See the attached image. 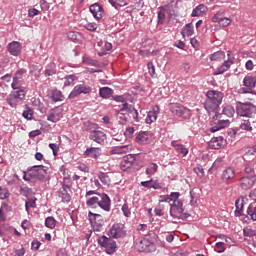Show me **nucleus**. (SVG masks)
<instances>
[{
    "label": "nucleus",
    "mask_w": 256,
    "mask_h": 256,
    "mask_svg": "<svg viewBox=\"0 0 256 256\" xmlns=\"http://www.w3.org/2000/svg\"><path fill=\"white\" fill-rule=\"evenodd\" d=\"M206 100L204 102V108L208 113H215L219 106L223 102V92L217 90H209L206 93Z\"/></svg>",
    "instance_id": "nucleus-2"
},
{
    "label": "nucleus",
    "mask_w": 256,
    "mask_h": 256,
    "mask_svg": "<svg viewBox=\"0 0 256 256\" xmlns=\"http://www.w3.org/2000/svg\"><path fill=\"white\" fill-rule=\"evenodd\" d=\"M37 207V198L32 196L28 198L25 202V210L29 213V208L35 209Z\"/></svg>",
    "instance_id": "nucleus-36"
},
{
    "label": "nucleus",
    "mask_w": 256,
    "mask_h": 256,
    "mask_svg": "<svg viewBox=\"0 0 256 256\" xmlns=\"http://www.w3.org/2000/svg\"><path fill=\"white\" fill-rule=\"evenodd\" d=\"M169 209V204H158L156 208L154 209V213L157 217H163L165 215V212Z\"/></svg>",
    "instance_id": "nucleus-32"
},
{
    "label": "nucleus",
    "mask_w": 256,
    "mask_h": 256,
    "mask_svg": "<svg viewBox=\"0 0 256 256\" xmlns=\"http://www.w3.org/2000/svg\"><path fill=\"white\" fill-rule=\"evenodd\" d=\"M52 99L53 101L57 102V101H63V93H61L60 90H54L52 92Z\"/></svg>",
    "instance_id": "nucleus-51"
},
{
    "label": "nucleus",
    "mask_w": 256,
    "mask_h": 256,
    "mask_svg": "<svg viewBox=\"0 0 256 256\" xmlns=\"http://www.w3.org/2000/svg\"><path fill=\"white\" fill-rule=\"evenodd\" d=\"M232 179H235V169L228 167L222 172V180L231 181Z\"/></svg>",
    "instance_id": "nucleus-26"
},
{
    "label": "nucleus",
    "mask_w": 256,
    "mask_h": 256,
    "mask_svg": "<svg viewBox=\"0 0 256 256\" xmlns=\"http://www.w3.org/2000/svg\"><path fill=\"white\" fill-rule=\"evenodd\" d=\"M83 129L84 131H89L90 133H94L97 131V129H99V125L95 122H91L88 120L83 123Z\"/></svg>",
    "instance_id": "nucleus-29"
},
{
    "label": "nucleus",
    "mask_w": 256,
    "mask_h": 256,
    "mask_svg": "<svg viewBox=\"0 0 256 256\" xmlns=\"http://www.w3.org/2000/svg\"><path fill=\"white\" fill-rule=\"evenodd\" d=\"M210 149H221V143L219 142V138H212L209 142Z\"/></svg>",
    "instance_id": "nucleus-48"
},
{
    "label": "nucleus",
    "mask_w": 256,
    "mask_h": 256,
    "mask_svg": "<svg viewBox=\"0 0 256 256\" xmlns=\"http://www.w3.org/2000/svg\"><path fill=\"white\" fill-rule=\"evenodd\" d=\"M243 85L246 87V90L251 91L255 89L256 86V77L255 76H245L243 79Z\"/></svg>",
    "instance_id": "nucleus-24"
},
{
    "label": "nucleus",
    "mask_w": 256,
    "mask_h": 256,
    "mask_svg": "<svg viewBox=\"0 0 256 256\" xmlns=\"http://www.w3.org/2000/svg\"><path fill=\"white\" fill-rule=\"evenodd\" d=\"M194 173H196L198 177H203V175H205V170L202 166H197L196 168H194Z\"/></svg>",
    "instance_id": "nucleus-57"
},
{
    "label": "nucleus",
    "mask_w": 256,
    "mask_h": 256,
    "mask_svg": "<svg viewBox=\"0 0 256 256\" xmlns=\"http://www.w3.org/2000/svg\"><path fill=\"white\" fill-rule=\"evenodd\" d=\"M159 106H154L152 110H150L146 116V123L151 125V123H155L157 121V115H159Z\"/></svg>",
    "instance_id": "nucleus-20"
},
{
    "label": "nucleus",
    "mask_w": 256,
    "mask_h": 256,
    "mask_svg": "<svg viewBox=\"0 0 256 256\" xmlns=\"http://www.w3.org/2000/svg\"><path fill=\"white\" fill-rule=\"evenodd\" d=\"M245 173L247 174L253 173V175H255V167L247 164L245 167Z\"/></svg>",
    "instance_id": "nucleus-63"
},
{
    "label": "nucleus",
    "mask_w": 256,
    "mask_h": 256,
    "mask_svg": "<svg viewBox=\"0 0 256 256\" xmlns=\"http://www.w3.org/2000/svg\"><path fill=\"white\" fill-rule=\"evenodd\" d=\"M181 193L171 192L169 195H161L158 198L159 204L169 203L170 215L175 219L183 217V202L179 200Z\"/></svg>",
    "instance_id": "nucleus-1"
},
{
    "label": "nucleus",
    "mask_w": 256,
    "mask_h": 256,
    "mask_svg": "<svg viewBox=\"0 0 256 256\" xmlns=\"http://www.w3.org/2000/svg\"><path fill=\"white\" fill-rule=\"evenodd\" d=\"M91 91H93V88H91V86L86 85V84H78L71 91L69 98L75 99V97H77L81 94L89 95V93H91Z\"/></svg>",
    "instance_id": "nucleus-7"
},
{
    "label": "nucleus",
    "mask_w": 256,
    "mask_h": 256,
    "mask_svg": "<svg viewBox=\"0 0 256 256\" xmlns=\"http://www.w3.org/2000/svg\"><path fill=\"white\" fill-rule=\"evenodd\" d=\"M61 117H63L61 113H57V110L53 109L47 117V120L52 123H57V121H61Z\"/></svg>",
    "instance_id": "nucleus-38"
},
{
    "label": "nucleus",
    "mask_w": 256,
    "mask_h": 256,
    "mask_svg": "<svg viewBox=\"0 0 256 256\" xmlns=\"http://www.w3.org/2000/svg\"><path fill=\"white\" fill-rule=\"evenodd\" d=\"M207 11V6H205V4H200L193 9L191 17H203V15H207Z\"/></svg>",
    "instance_id": "nucleus-23"
},
{
    "label": "nucleus",
    "mask_w": 256,
    "mask_h": 256,
    "mask_svg": "<svg viewBox=\"0 0 256 256\" xmlns=\"http://www.w3.org/2000/svg\"><path fill=\"white\" fill-rule=\"evenodd\" d=\"M193 26L191 24H186L183 28V35H186L187 37H191L193 35Z\"/></svg>",
    "instance_id": "nucleus-50"
},
{
    "label": "nucleus",
    "mask_w": 256,
    "mask_h": 256,
    "mask_svg": "<svg viewBox=\"0 0 256 256\" xmlns=\"http://www.w3.org/2000/svg\"><path fill=\"white\" fill-rule=\"evenodd\" d=\"M89 9L94 19H96L97 21L103 19V15L105 11L103 10V7L101 5H99L98 3H95V4H92Z\"/></svg>",
    "instance_id": "nucleus-15"
},
{
    "label": "nucleus",
    "mask_w": 256,
    "mask_h": 256,
    "mask_svg": "<svg viewBox=\"0 0 256 256\" xmlns=\"http://www.w3.org/2000/svg\"><path fill=\"white\" fill-rule=\"evenodd\" d=\"M9 197V191L0 186V199H7Z\"/></svg>",
    "instance_id": "nucleus-58"
},
{
    "label": "nucleus",
    "mask_w": 256,
    "mask_h": 256,
    "mask_svg": "<svg viewBox=\"0 0 256 256\" xmlns=\"http://www.w3.org/2000/svg\"><path fill=\"white\" fill-rule=\"evenodd\" d=\"M84 27L87 31H97V24L95 23H87Z\"/></svg>",
    "instance_id": "nucleus-60"
},
{
    "label": "nucleus",
    "mask_w": 256,
    "mask_h": 256,
    "mask_svg": "<svg viewBox=\"0 0 256 256\" xmlns=\"http://www.w3.org/2000/svg\"><path fill=\"white\" fill-rule=\"evenodd\" d=\"M135 164V156L133 154H128L123 157L120 168L122 171H127V169H131L133 165Z\"/></svg>",
    "instance_id": "nucleus-14"
},
{
    "label": "nucleus",
    "mask_w": 256,
    "mask_h": 256,
    "mask_svg": "<svg viewBox=\"0 0 256 256\" xmlns=\"http://www.w3.org/2000/svg\"><path fill=\"white\" fill-rule=\"evenodd\" d=\"M225 59V53L223 51H217L211 54L210 60L214 61L215 63H220Z\"/></svg>",
    "instance_id": "nucleus-37"
},
{
    "label": "nucleus",
    "mask_w": 256,
    "mask_h": 256,
    "mask_svg": "<svg viewBox=\"0 0 256 256\" xmlns=\"http://www.w3.org/2000/svg\"><path fill=\"white\" fill-rule=\"evenodd\" d=\"M13 90L14 91H12L11 94L14 95L15 98L20 102L24 101L25 95H26L25 89L19 87V89H13Z\"/></svg>",
    "instance_id": "nucleus-33"
},
{
    "label": "nucleus",
    "mask_w": 256,
    "mask_h": 256,
    "mask_svg": "<svg viewBox=\"0 0 256 256\" xmlns=\"http://www.w3.org/2000/svg\"><path fill=\"white\" fill-rule=\"evenodd\" d=\"M89 139L95 143H98V145H103L107 139V134L97 129L95 132L90 133Z\"/></svg>",
    "instance_id": "nucleus-13"
},
{
    "label": "nucleus",
    "mask_w": 256,
    "mask_h": 256,
    "mask_svg": "<svg viewBox=\"0 0 256 256\" xmlns=\"http://www.w3.org/2000/svg\"><path fill=\"white\" fill-rule=\"evenodd\" d=\"M243 198H239L235 201V215L236 217H241V215H243Z\"/></svg>",
    "instance_id": "nucleus-35"
},
{
    "label": "nucleus",
    "mask_w": 256,
    "mask_h": 256,
    "mask_svg": "<svg viewBox=\"0 0 256 256\" xmlns=\"http://www.w3.org/2000/svg\"><path fill=\"white\" fill-rule=\"evenodd\" d=\"M228 125H229V120H220V121H219V125L213 126V127L210 129V131H211L212 133H215V132H217V131H219V130H221V129H225V127H228Z\"/></svg>",
    "instance_id": "nucleus-40"
},
{
    "label": "nucleus",
    "mask_w": 256,
    "mask_h": 256,
    "mask_svg": "<svg viewBox=\"0 0 256 256\" xmlns=\"http://www.w3.org/2000/svg\"><path fill=\"white\" fill-rule=\"evenodd\" d=\"M243 234H244V237H255L256 235V230L251 228L250 226H246L244 229H243Z\"/></svg>",
    "instance_id": "nucleus-46"
},
{
    "label": "nucleus",
    "mask_w": 256,
    "mask_h": 256,
    "mask_svg": "<svg viewBox=\"0 0 256 256\" xmlns=\"http://www.w3.org/2000/svg\"><path fill=\"white\" fill-rule=\"evenodd\" d=\"M231 65H233V61H231V60L224 61V63L221 65V67H219L214 72V75H223V73H225V71H229V69L231 68Z\"/></svg>",
    "instance_id": "nucleus-27"
},
{
    "label": "nucleus",
    "mask_w": 256,
    "mask_h": 256,
    "mask_svg": "<svg viewBox=\"0 0 256 256\" xmlns=\"http://www.w3.org/2000/svg\"><path fill=\"white\" fill-rule=\"evenodd\" d=\"M41 11L37 8H30L28 10V17H37V15H40Z\"/></svg>",
    "instance_id": "nucleus-55"
},
{
    "label": "nucleus",
    "mask_w": 256,
    "mask_h": 256,
    "mask_svg": "<svg viewBox=\"0 0 256 256\" xmlns=\"http://www.w3.org/2000/svg\"><path fill=\"white\" fill-rule=\"evenodd\" d=\"M98 179H100L101 183L103 185H110L111 184V178H109V175L105 172L98 173Z\"/></svg>",
    "instance_id": "nucleus-43"
},
{
    "label": "nucleus",
    "mask_w": 256,
    "mask_h": 256,
    "mask_svg": "<svg viewBox=\"0 0 256 256\" xmlns=\"http://www.w3.org/2000/svg\"><path fill=\"white\" fill-rule=\"evenodd\" d=\"M88 219L94 229V231H101L105 220L101 214L93 213L91 211L88 212Z\"/></svg>",
    "instance_id": "nucleus-6"
},
{
    "label": "nucleus",
    "mask_w": 256,
    "mask_h": 256,
    "mask_svg": "<svg viewBox=\"0 0 256 256\" xmlns=\"http://www.w3.org/2000/svg\"><path fill=\"white\" fill-rule=\"evenodd\" d=\"M77 81V76L68 75L64 78V87H69V85H73V82Z\"/></svg>",
    "instance_id": "nucleus-47"
},
{
    "label": "nucleus",
    "mask_w": 256,
    "mask_h": 256,
    "mask_svg": "<svg viewBox=\"0 0 256 256\" xmlns=\"http://www.w3.org/2000/svg\"><path fill=\"white\" fill-rule=\"evenodd\" d=\"M8 105H10L12 108L17 107L21 103V100L17 99L14 95L10 94L6 99Z\"/></svg>",
    "instance_id": "nucleus-41"
},
{
    "label": "nucleus",
    "mask_w": 256,
    "mask_h": 256,
    "mask_svg": "<svg viewBox=\"0 0 256 256\" xmlns=\"http://www.w3.org/2000/svg\"><path fill=\"white\" fill-rule=\"evenodd\" d=\"M33 113L32 108L25 105V110L22 113V117H24V119H28V121H31V119H33Z\"/></svg>",
    "instance_id": "nucleus-45"
},
{
    "label": "nucleus",
    "mask_w": 256,
    "mask_h": 256,
    "mask_svg": "<svg viewBox=\"0 0 256 256\" xmlns=\"http://www.w3.org/2000/svg\"><path fill=\"white\" fill-rule=\"evenodd\" d=\"M47 171H49V168L45 166H33L27 173L24 172L23 179L24 181H31V179H39V181H42V179H45Z\"/></svg>",
    "instance_id": "nucleus-3"
},
{
    "label": "nucleus",
    "mask_w": 256,
    "mask_h": 256,
    "mask_svg": "<svg viewBox=\"0 0 256 256\" xmlns=\"http://www.w3.org/2000/svg\"><path fill=\"white\" fill-rule=\"evenodd\" d=\"M147 68H148V73L151 77H157V73L155 72V65L153 62H148L147 63Z\"/></svg>",
    "instance_id": "nucleus-52"
},
{
    "label": "nucleus",
    "mask_w": 256,
    "mask_h": 256,
    "mask_svg": "<svg viewBox=\"0 0 256 256\" xmlns=\"http://www.w3.org/2000/svg\"><path fill=\"white\" fill-rule=\"evenodd\" d=\"M25 255V248H20L15 250V256H24Z\"/></svg>",
    "instance_id": "nucleus-64"
},
{
    "label": "nucleus",
    "mask_w": 256,
    "mask_h": 256,
    "mask_svg": "<svg viewBox=\"0 0 256 256\" xmlns=\"http://www.w3.org/2000/svg\"><path fill=\"white\" fill-rule=\"evenodd\" d=\"M254 183L255 180L250 177H242L240 179V187L241 189H244V191H247V189H251Z\"/></svg>",
    "instance_id": "nucleus-25"
},
{
    "label": "nucleus",
    "mask_w": 256,
    "mask_h": 256,
    "mask_svg": "<svg viewBox=\"0 0 256 256\" xmlns=\"http://www.w3.org/2000/svg\"><path fill=\"white\" fill-rule=\"evenodd\" d=\"M136 143L140 145H147L149 143V134L147 132H140L136 136Z\"/></svg>",
    "instance_id": "nucleus-30"
},
{
    "label": "nucleus",
    "mask_w": 256,
    "mask_h": 256,
    "mask_svg": "<svg viewBox=\"0 0 256 256\" xmlns=\"http://www.w3.org/2000/svg\"><path fill=\"white\" fill-rule=\"evenodd\" d=\"M178 153H180L183 157H185L187 155V153H189V150H187V148H185L183 145H179L178 149L176 150Z\"/></svg>",
    "instance_id": "nucleus-56"
},
{
    "label": "nucleus",
    "mask_w": 256,
    "mask_h": 256,
    "mask_svg": "<svg viewBox=\"0 0 256 256\" xmlns=\"http://www.w3.org/2000/svg\"><path fill=\"white\" fill-rule=\"evenodd\" d=\"M69 191H71V186L67 184H63L60 188L58 196L62 199L63 203H69V201H71V194H69Z\"/></svg>",
    "instance_id": "nucleus-16"
},
{
    "label": "nucleus",
    "mask_w": 256,
    "mask_h": 256,
    "mask_svg": "<svg viewBox=\"0 0 256 256\" xmlns=\"http://www.w3.org/2000/svg\"><path fill=\"white\" fill-rule=\"evenodd\" d=\"M223 115H226V117H233L235 115V108H233V106L223 108Z\"/></svg>",
    "instance_id": "nucleus-49"
},
{
    "label": "nucleus",
    "mask_w": 256,
    "mask_h": 256,
    "mask_svg": "<svg viewBox=\"0 0 256 256\" xmlns=\"http://www.w3.org/2000/svg\"><path fill=\"white\" fill-rule=\"evenodd\" d=\"M236 113L240 115V117H255L256 115V106L252 103H237L236 105Z\"/></svg>",
    "instance_id": "nucleus-4"
},
{
    "label": "nucleus",
    "mask_w": 256,
    "mask_h": 256,
    "mask_svg": "<svg viewBox=\"0 0 256 256\" xmlns=\"http://www.w3.org/2000/svg\"><path fill=\"white\" fill-rule=\"evenodd\" d=\"M27 73L25 68H21L17 70L13 77V82L11 84L12 89H19L21 87V83H23V75Z\"/></svg>",
    "instance_id": "nucleus-11"
},
{
    "label": "nucleus",
    "mask_w": 256,
    "mask_h": 256,
    "mask_svg": "<svg viewBox=\"0 0 256 256\" xmlns=\"http://www.w3.org/2000/svg\"><path fill=\"white\" fill-rule=\"evenodd\" d=\"M98 244L100 245V247H103V249H105L108 255H113V253H115L117 249V243H115V240H113L111 237L101 236L98 239Z\"/></svg>",
    "instance_id": "nucleus-5"
},
{
    "label": "nucleus",
    "mask_w": 256,
    "mask_h": 256,
    "mask_svg": "<svg viewBox=\"0 0 256 256\" xmlns=\"http://www.w3.org/2000/svg\"><path fill=\"white\" fill-rule=\"evenodd\" d=\"M49 148L52 150L54 157H57V155L59 153V145H57L55 143H50Z\"/></svg>",
    "instance_id": "nucleus-54"
},
{
    "label": "nucleus",
    "mask_w": 256,
    "mask_h": 256,
    "mask_svg": "<svg viewBox=\"0 0 256 256\" xmlns=\"http://www.w3.org/2000/svg\"><path fill=\"white\" fill-rule=\"evenodd\" d=\"M128 113H134L133 119H135V121H139V120H137L139 117V112H137V109L133 108V106L130 105L129 103L124 102L122 104V107L118 110V114L128 115Z\"/></svg>",
    "instance_id": "nucleus-10"
},
{
    "label": "nucleus",
    "mask_w": 256,
    "mask_h": 256,
    "mask_svg": "<svg viewBox=\"0 0 256 256\" xmlns=\"http://www.w3.org/2000/svg\"><path fill=\"white\" fill-rule=\"evenodd\" d=\"M87 207H90V209H97V206L99 205V196H93L89 198L86 201Z\"/></svg>",
    "instance_id": "nucleus-39"
},
{
    "label": "nucleus",
    "mask_w": 256,
    "mask_h": 256,
    "mask_svg": "<svg viewBox=\"0 0 256 256\" xmlns=\"http://www.w3.org/2000/svg\"><path fill=\"white\" fill-rule=\"evenodd\" d=\"M131 151V146L129 145H124V146H119L111 150L112 155H125V153H129Z\"/></svg>",
    "instance_id": "nucleus-28"
},
{
    "label": "nucleus",
    "mask_w": 256,
    "mask_h": 256,
    "mask_svg": "<svg viewBox=\"0 0 256 256\" xmlns=\"http://www.w3.org/2000/svg\"><path fill=\"white\" fill-rule=\"evenodd\" d=\"M84 157H92L93 159H99V157H101V148H87L84 152Z\"/></svg>",
    "instance_id": "nucleus-22"
},
{
    "label": "nucleus",
    "mask_w": 256,
    "mask_h": 256,
    "mask_svg": "<svg viewBox=\"0 0 256 256\" xmlns=\"http://www.w3.org/2000/svg\"><path fill=\"white\" fill-rule=\"evenodd\" d=\"M98 207L103 211H111V198L107 194H98Z\"/></svg>",
    "instance_id": "nucleus-12"
},
{
    "label": "nucleus",
    "mask_w": 256,
    "mask_h": 256,
    "mask_svg": "<svg viewBox=\"0 0 256 256\" xmlns=\"http://www.w3.org/2000/svg\"><path fill=\"white\" fill-rule=\"evenodd\" d=\"M239 95H246L243 96L245 101H255L256 99V92L252 90H246V88H240L238 90Z\"/></svg>",
    "instance_id": "nucleus-21"
},
{
    "label": "nucleus",
    "mask_w": 256,
    "mask_h": 256,
    "mask_svg": "<svg viewBox=\"0 0 256 256\" xmlns=\"http://www.w3.org/2000/svg\"><path fill=\"white\" fill-rule=\"evenodd\" d=\"M99 95L102 99H109L113 95V89L109 87H102L99 89Z\"/></svg>",
    "instance_id": "nucleus-34"
},
{
    "label": "nucleus",
    "mask_w": 256,
    "mask_h": 256,
    "mask_svg": "<svg viewBox=\"0 0 256 256\" xmlns=\"http://www.w3.org/2000/svg\"><path fill=\"white\" fill-rule=\"evenodd\" d=\"M213 23H219L221 27H228L231 25V20L227 17H223V14L216 13L212 18Z\"/></svg>",
    "instance_id": "nucleus-19"
},
{
    "label": "nucleus",
    "mask_w": 256,
    "mask_h": 256,
    "mask_svg": "<svg viewBox=\"0 0 256 256\" xmlns=\"http://www.w3.org/2000/svg\"><path fill=\"white\" fill-rule=\"evenodd\" d=\"M223 245V242L216 243L215 251H217L218 253H223V251H225V247Z\"/></svg>",
    "instance_id": "nucleus-61"
},
{
    "label": "nucleus",
    "mask_w": 256,
    "mask_h": 256,
    "mask_svg": "<svg viewBox=\"0 0 256 256\" xmlns=\"http://www.w3.org/2000/svg\"><path fill=\"white\" fill-rule=\"evenodd\" d=\"M240 129L243 131H253V127H251L250 121H244L240 124Z\"/></svg>",
    "instance_id": "nucleus-53"
},
{
    "label": "nucleus",
    "mask_w": 256,
    "mask_h": 256,
    "mask_svg": "<svg viewBox=\"0 0 256 256\" xmlns=\"http://www.w3.org/2000/svg\"><path fill=\"white\" fill-rule=\"evenodd\" d=\"M45 226L48 229H55V227L57 226V220H55L53 216H49L45 219Z\"/></svg>",
    "instance_id": "nucleus-44"
},
{
    "label": "nucleus",
    "mask_w": 256,
    "mask_h": 256,
    "mask_svg": "<svg viewBox=\"0 0 256 256\" xmlns=\"http://www.w3.org/2000/svg\"><path fill=\"white\" fill-rule=\"evenodd\" d=\"M7 49L10 55H13L14 57H19V55H21V49H23V46H21V43L13 41L8 44Z\"/></svg>",
    "instance_id": "nucleus-17"
},
{
    "label": "nucleus",
    "mask_w": 256,
    "mask_h": 256,
    "mask_svg": "<svg viewBox=\"0 0 256 256\" xmlns=\"http://www.w3.org/2000/svg\"><path fill=\"white\" fill-rule=\"evenodd\" d=\"M159 171V166L156 163H150L146 168V175H155Z\"/></svg>",
    "instance_id": "nucleus-42"
},
{
    "label": "nucleus",
    "mask_w": 256,
    "mask_h": 256,
    "mask_svg": "<svg viewBox=\"0 0 256 256\" xmlns=\"http://www.w3.org/2000/svg\"><path fill=\"white\" fill-rule=\"evenodd\" d=\"M84 63H87V65H92V67H98L99 62L97 60L86 58L84 59Z\"/></svg>",
    "instance_id": "nucleus-59"
},
{
    "label": "nucleus",
    "mask_w": 256,
    "mask_h": 256,
    "mask_svg": "<svg viewBox=\"0 0 256 256\" xmlns=\"http://www.w3.org/2000/svg\"><path fill=\"white\" fill-rule=\"evenodd\" d=\"M122 211H123L125 217H130L131 216V210L129 209V206L127 204H124L122 206Z\"/></svg>",
    "instance_id": "nucleus-62"
},
{
    "label": "nucleus",
    "mask_w": 256,
    "mask_h": 256,
    "mask_svg": "<svg viewBox=\"0 0 256 256\" xmlns=\"http://www.w3.org/2000/svg\"><path fill=\"white\" fill-rule=\"evenodd\" d=\"M169 109L173 115H177L178 117H185V115L189 116L190 113L188 108L179 103L170 104Z\"/></svg>",
    "instance_id": "nucleus-9"
},
{
    "label": "nucleus",
    "mask_w": 256,
    "mask_h": 256,
    "mask_svg": "<svg viewBox=\"0 0 256 256\" xmlns=\"http://www.w3.org/2000/svg\"><path fill=\"white\" fill-rule=\"evenodd\" d=\"M136 247L140 253H149L153 249V244L148 239H143L140 240Z\"/></svg>",
    "instance_id": "nucleus-18"
},
{
    "label": "nucleus",
    "mask_w": 256,
    "mask_h": 256,
    "mask_svg": "<svg viewBox=\"0 0 256 256\" xmlns=\"http://www.w3.org/2000/svg\"><path fill=\"white\" fill-rule=\"evenodd\" d=\"M247 217L252 221H256V202H252L247 208Z\"/></svg>",
    "instance_id": "nucleus-31"
},
{
    "label": "nucleus",
    "mask_w": 256,
    "mask_h": 256,
    "mask_svg": "<svg viewBox=\"0 0 256 256\" xmlns=\"http://www.w3.org/2000/svg\"><path fill=\"white\" fill-rule=\"evenodd\" d=\"M109 236L112 239H120V237H125V225L118 223L114 224L109 230Z\"/></svg>",
    "instance_id": "nucleus-8"
}]
</instances>
